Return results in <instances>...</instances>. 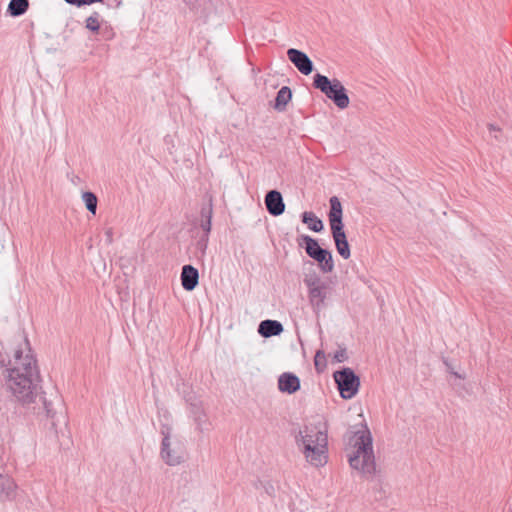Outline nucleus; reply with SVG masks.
I'll list each match as a JSON object with an SVG mask.
<instances>
[{
	"label": "nucleus",
	"instance_id": "obj_27",
	"mask_svg": "<svg viewBox=\"0 0 512 512\" xmlns=\"http://www.w3.org/2000/svg\"><path fill=\"white\" fill-rule=\"evenodd\" d=\"M300 389V380L299 378L290 373V394L298 391Z\"/></svg>",
	"mask_w": 512,
	"mask_h": 512
},
{
	"label": "nucleus",
	"instance_id": "obj_3",
	"mask_svg": "<svg viewBox=\"0 0 512 512\" xmlns=\"http://www.w3.org/2000/svg\"><path fill=\"white\" fill-rule=\"evenodd\" d=\"M348 445L353 449L348 454V462L352 469L364 476L376 473V462L373 451V439L367 425L353 427L348 435Z\"/></svg>",
	"mask_w": 512,
	"mask_h": 512
},
{
	"label": "nucleus",
	"instance_id": "obj_22",
	"mask_svg": "<svg viewBox=\"0 0 512 512\" xmlns=\"http://www.w3.org/2000/svg\"><path fill=\"white\" fill-rule=\"evenodd\" d=\"M82 200L85 204V207L86 209L92 213V214H96V210H97V204H98V198L97 196L95 195V193L91 192V191H86V192H83L82 194Z\"/></svg>",
	"mask_w": 512,
	"mask_h": 512
},
{
	"label": "nucleus",
	"instance_id": "obj_14",
	"mask_svg": "<svg viewBox=\"0 0 512 512\" xmlns=\"http://www.w3.org/2000/svg\"><path fill=\"white\" fill-rule=\"evenodd\" d=\"M181 284L184 290L192 291L199 283V272L194 266L187 264L182 267Z\"/></svg>",
	"mask_w": 512,
	"mask_h": 512
},
{
	"label": "nucleus",
	"instance_id": "obj_23",
	"mask_svg": "<svg viewBox=\"0 0 512 512\" xmlns=\"http://www.w3.org/2000/svg\"><path fill=\"white\" fill-rule=\"evenodd\" d=\"M314 365L317 372H323L327 366L326 355L322 350H318L314 357Z\"/></svg>",
	"mask_w": 512,
	"mask_h": 512
},
{
	"label": "nucleus",
	"instance_id": "obj_28",
	"mask_svg": "<svg viewBox=\"0 0 512 512\" xmlns=\"http://www.w3.org/2000/svg\"><path fill=\"white\" fill-rule=\"evenodd\" d=\"M208 245V235H203L197 242V248L202 252V254L205 253Z\"/></svg>",
	"mask_w": 512,
	"mask_h": 512
},
{
	"label": "nucleus",
	"instance_id": "obj_25",
	"mask_svg": "<svg viewBox=\"0 0 512 512\" xmlns=\"http://www.w3.org/2000/svg\"><path fill=\"white\" fill-rule=\"evenodd\" d=\"M85 27L91 32L98 33L100 30V22L98 20H94L92 18H87L85 21Z\"/></svg>",
	"mask_w": 512,
	"mask_h": 512
},
{
	"label": "nucleus",
	"instance_id": "obj_18",
	"mask_svg": "<svg viewBox=\"0 0 512 512\" xmlns=\"http://www.w3.org/2000/svg\"><path fill=\"white\" fill-rule=\"evenodd\" d=\"M330 210L328 213V219L330 226L343 224V209L342 204L337 196H332L329 200Z\"/></svg>",
	"mask_w": 512,
	"mask_h": 512
},
{
	"label": "nucleus",
	"instance_id": "obj_8",
	"mask_svg": "<svg viewBox=\"0 0 512 512\" xmlns=\"http://www.w3.org/2000/svg\"><path fill=\"white\" fill-rule=\"evenodd\" d=\"M334 380L343 399L354 397L360 387V379L351 368H343L334 372Z\"/></svg>",
	"mask_w": 512,
	"mask_h": 512
},
{
	"label": "nucleus",
	"instance_id": "obj_24",
	"mask_svg": "<svg viewBox=\"0 0 512 512\" xmlns=\"http://www.w3.org/2000/svg\"><path fill=\"white\" fill-rule=\"evenodd\" d=\"M278 388L281 392H288V372H283L279 376Z\"/></svg>",
	"mask_w": 512,
	"mask_h": 512
},
{
	"label": "nucleus",
	"instance_id": "obj_30",
	"mask_svg": "<svg viewBox=\"0 0 512 512\" xmlns=\"http://www.w3.org/2000/svg\"><path fill=\"white\" fill-rule=\"evenodd\" d=\"M67 4L80 7V0H64Z\"/></svg>",
	"mask_w": 512,
	"mask_h": 512
},
{
	"label": "nucleus",
	"instance_id": "obj_15",
	"mask_svg": "<svg viewBox=\"0 0 512 512\" xmlns=\"http://www.w3.org/2000/svg\"><path fill=\"white\" fill-rule=\"evenodd\" d=\"M257 331L263 338H270L280 335L284 331V327L277 320L266 319L259 323Z\"/></svg>",
	"mask_w": 512,
	"mask_h": 512
},
{
	"label": "nucleus",
	"instance_id": "obj_4",
	"mask_svg": "<svg viewBox=\"0 0 512 512\" xmlns=\"http://www.w3.org/2000/svg\"><path fill=\"white\" fill-rule=\"evenodd\" d=\"M313 86L331 100L337 108L344 110L349 106L347 90L339 79H329L327 76L317 73L313 77Z\"/></svg>",
	"mask_w": 512,
	"mask_h": 512
},
{
	"label": "nucleus",
	"instance_id": "obj_9",
	"mask_svg": "<svg viewBox=\"0 0 512 512\" xmlns=\"http://www.w3.org/2000/svg\"><path fill=\"white\" fill-rule=\"evenodd\" d=\"M171 427L162 425L161 434L163 435L161 443V457L166 464L170 466L178 465L183 461V451L179 447H171L170 436Z\"/></svg>",
	"mask_w": 512,
	"mask_h": 512
},
{
	"label": "nucleus",
	"instance_id": "obj_2",
	"mask_svg": "<svg viewBox=\"0 0 512 512\" xmlns=\"http://www.w3.org/2000/svg\"><path fill=\"white\" fill-rule=\"evenodd\" d=\"M295 442L311 466L319 468L327 464L328 430L325 423L319 421L305 425L295 436Z\"/></svg>",
	"mask_w": 512,
	"mask_h": 512
},
{
	"label": "nucleus",
	"instance_id": "obj_29",
	"mask_svg": "<svg viewBox=\"0 0 512 512\" xmlns=\"http://www.w3.org/2000/svg\"><path fill=\"white\" fill-rule=\"evenodd\" d=\"M104 0H80V7L85 5H92L94 3H103Z\"/></svg>",
	"mask_w": 512,
	"mask_h": 512
},
{
	"label": "nucleus",
	"instance_id": "obj_12",
	"mask_svg": "<svg viewBox=\"0 0 512 512\" xmlns=\"http://www.w3.org/2000/svg\"><path fill=\"white\" fill-rule=\"evenodd\" d=\"M290 62L303 75H310L314 70V64L306 53L301 50L290 48Z\"/></svg>",
	"mask_w": 512,
	"mask_h": 512
},
{
	"label": "nucleus",
	"instance_id": "obj_17",
	"mask_svg": "<svg viewBox=\"0 0 512 512\" xmlns=\"http://www.w3.org/2000/svg\"><path fill=\"white\" fill-rule=\"evenodd\" d=\"M201 221L200 227L204 231L205 235H209L212 226V216H213V198L209 196L208 203L204 204L200 211Z\"/></svg>",
	"mask_w": 512,
	"mask_h": 512
},
{
	"label": "nucleus",
	"instance_id": "obj_13",
	"mask_svg": "<svg viewBox=\"0 0 512 512\" xmlns=\"http://www.w3.org/2000/svg\"><path fill=\"white\" fill-rule=\"evenodd\" d=\"M264 202L267 211L272 216H279L285 211V203L282 194L277 190L268 191Z\"/></svg>",
	"mask_w": 512,
	"mask_h": 512
},
{
	"label": "nucleus",
	"instance_id": "obj_31",
	"mask_svg": "<svg viewBox=\"0 0 512 512\" xmlns=\"http://www.w3.org/2000/svg\"><path fill=\"white\" fill-rule=\"evenodd\" d=\"M488 129H489L490 133H492V132H499L500 131V128L496 127L493 124H489L488 125Z\"/></svg>",
	"mask_w": 512,
	"mask_h": 512
},
{
	"label": "nucleus",
	"instance_id": "obj_7",
	"mask_svg": "<svg viewBox=\"0 0 512 512\" xmlns=\"http://www.w3.org/2000/svg\"><path fill=\"white\" fill-rule=\"evenodd\" d=\"M304 284L308 288V297L316 312H320L326 306V300L330 297L332 287L323 281L316 272L305 274Z\"/></svg>",
	"mask_w": 512,
	"mask_h": 512
},
{
	"label": "nucleus",
	"instance_id": "obj_20",
	"mask_svg": "<svg viewBox=\"0 0 512 512\" xmlns=\"http://www.w3.org/2000/svg\"><path fill=\"white\" fill-rule=\"evenodd\" d=\"M302 222L314 232H321L324 228L322 220L317 217L313 212H304L302 214Z\"/></svg>",
	"mask_w": 512,
	"mask_h": 512
},
{
	"label": "nucleus",
	"instance_id": "obj_1",
	"mask_svg": "<svg viewBox=\"0 0 512 512\" xmlns=\"http://www.w3.org/2000/svg\"><path fill=\"white\" fill-rule=\"evenodd\" d=\"M24 331L18 330L11 339L0 342V366L5 368V386L13 399L30 405L38 397L40 374Z\"/></svg>",
	"mask_w": 512,
	"mask_h": 512
},
{
	"label": "nucleus",
	"instance_id": "obj_10",
	"mask_svg": "<svg viewBox=\"0 0 512 512\" xmlns=\"http://www.w3.org/2000/svg\"><path fill=\"white\" fill-rule=\"evenodd\" d=\"M189 415L198 432L206 433L212 430V423L204 411L201 401L189 402Z\"/></svg>",
	"mask_w": 512,
	"mask_h": 512
},
{
	"label": "nucleus",
	"instance_id": "obj_33",
	"mask_svg": "<svg viewBox=\"0 0 512 512\" xmlns=\"http://www.w3.org/2000/svg\"><path fill=\"white\" fill-rule=\"evenodd\" d=\"M89 18H92V19H94V20H98V21H99V19H100V14H99L98 12H93V13L89 16Z\"/></svg>",
	"mask_w": 512,
	"mask_h": 512
},
{
	"label": "nucleus",
	"instance_id": "obj_19",
	"mask_svg": "<svg viewBox=\"0 0 512 512\" xmlns=\"http://www.w3.org/2000/svg\"><path fill=\"white\" fill-rule=\"evenodd\" d=\"M29 9V0H10L7 13L11 17H19L24 15Z\"/></svg>",
	"mask_w": 512,
	"mask_h": 512
},
{
	"label": "nucleus",
	"instance_id": "obj_32",
	"mask_svg": "<svg viewBox=\"0 0 512 512\" xmlns=\"http://www.w3.org/2000/svg\"><path fill=\"white\" fill-rule=\"evenodd\" d=\"M106 236H107L108 242L111 243L112 242V230L111 229H108L106 231Z\"/></svg>",
	"mask_w": 512,
	"mask_h": 512
},
{
	"label": "nucleus",
	"instance_id": "obj_5",
	"mask_svg": "<svg viewBox=\"0 0 512 512\" xmlns=\"http://www.w3.org/2000/svg\"><path fill=\"white\" fill-rule=\"evenodd\" d=\"M43 410L48 418L51 419L52 428L58 433V426L67 425V417L64 402L59 393L52 389L50 393L43 391L39 396Z\"/></svg>",
	"mask_w": 512,
	"mask_h": 512
},
{
	"label": "nucleus",
	"instance_id": "obj_6",
	"mask_svg": "<svg viewBox=\"0 0 512 512\" xmlns=\"http://www.w3.org/2000/svg\"><path fill=\"white\" fill-rule=\"evenodd\" d=\"M297 243L305 249L306 254L315 260L320 271L324 274L331 273L334 270V260L331 251L320 247L318 241L309 235H301L297 238Z\"/></svg>",
	"mask_w": 512,
	"mask_h": 512
},
{
	"label": "nucleus",
	"instance_id": "obj_16",
	"mask_svg": "<svg viewBox=\"0 0 512 512\" xmlns=\"http://www.w3.org/2000/svg\"><path fill=\"white\" fill-rule=\"evenodd\" d=\"M16 488L17 485L11 477L0 473V502L14 499Z\"/></svg>",
	"mask_w": 512,
	"mask_h": 512
},
{
	"label": "nucleus",
	"instance_id": "obj_21",
	"mask_svg": "<svg viewBox=\"0 0 512 512\" xmlns=\"http://www.w3.org/2000/svg\"><path fill=\"white\" fill-rule=\"evenodd\" d=\"M288 104V86H283L277 93L274 108L277 111H284Z\"/></svg>",
	"mask_w": 512,
	"mask_h": 512
},
{
	"label": "nucleus",
	"instance_id": "obj_34",
	"mask_svg": "<svg viewBox=\"0 0 512 512\" xmlns=\"http://www.w3.org/2000/svg\"><path fill=\"white\" fill-rule=\"evenodd\" d=\"M452 374L460 379H464V376L458 374L457 372L452 371Z\"/></svg>",
	"mask_w": 512,
	"mask_h": 512
},
{
	"label": "nucleus",
	"instance_id": "obj_26",
	"mask_svg": "<svg viewBox=\"0 0 512 512\" xmlns=\"http://www.w3.org/2000/svg\"><path fill=\"white\" fill-rule=\"evenodd\" d=\"M333 359L338 362V363H341V362H344L348 359V355H347V351L345 348H340L338 349L335 353H334V356H333Z\"/></svg>",
	"mask_w": 512,
	"mask_h": 512
},
{
	"label": "nucleus",
	"instance_id": "obj_11",
	"mask_svg": "<svg viewBox=\"0 0 512 512\" xmlns=\"http://www.w3.org/2000/svg\"><path fill=\"white\" fill-rule=\"evenodd\" d=\"M330 229L337 252L344 259H348L351 252L347 236L344 231V224L332 225L330 226Z\"/></svg>",
	"mask_w": 512,
	"mask_h": 512
}]
</instances>
